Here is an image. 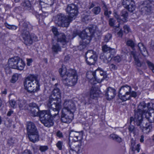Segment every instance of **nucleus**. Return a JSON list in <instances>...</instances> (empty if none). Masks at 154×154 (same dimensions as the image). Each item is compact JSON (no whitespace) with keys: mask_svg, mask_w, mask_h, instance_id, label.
Listing matches in <instances>:
<instances>
[{"mask_svg":"<svg viewBox=\"0 0 154 154\" xmlns=\"http://www.w3.org/2000/svg\"><path fill=\"white\" fill-rule=\"evenodd\" d=\"M26 129L28 134L38 131L34 123L32 122H27Z\"/></svg>","mask_w":154,"mask_h":154,"instance_id":"obj_24","label":"nucleus"},{"mask_svg":"<svg viewBox=\"0 0 154 154\" xmlns=\"http://www.w3.org/2000/svg\"><path fill=\"white\" fill-rule=\"evenodd\" d=\"M152 2L145 1L140 6V11L143 14H149L152 10Z\"/></svg>","mask_w":154,"mask_h":154,"instance_id":"obj_14","label":"nucleus"},{"mask_svg":"<svg viewBox=\"0 0 154 154\" xmlns=\"http://www.w3.org/2000/svg\"><path fill=\"white\" fill-rule=\"evenodd\" d=\"M18 63L17 65V69L20 70H22L23 69L25 66V63L23 60L19 57V59H18Z\"/></svg>","mask_w":154,"mask_h":154,"instance_id":"obj_36","label":"nucleus"},{"mask_svg":"<svg viewBox=\"0 0 154 154\" xmlns=\"http://www.w3.org/2000/svg\"><path fill=\"white\" fill-rule=\"evenodd\" d=\"M110 67L111 69L114 70H116L117 68V66L113 64H111L110 65Z\"/></svg>","mask_w":154,"mask_h":154,"instance_id":"obj_64","label":"nucleus"},{"mask_svg":"<svg viewBox=\"0 0 154 154\" xmlns=\"http://www.w3.org/2000/svg\"><path fill=\"white\" fill-rule=\"evenodd\" d=\"M97 29L96 25H91L80 32L77 30L74 31L73 35L75 36L78 35L81 38H84L85 37L87 38L88 37H90L91 40L93 36L95 38H99L100 36V34L97 31Z\"/></svg>","mask_w":154,"mask_h":154,"instance_id":"obj_3","label":"nucleus"},{"mask_svg":"<svg viewBox=\"0 0 154 154\" xmlns=\"http://www.w3.org/2000/svg\"><path fill=\"white\" fill-rule=\"evenodd\" d=\"M81 18L82 21L86 22L89 20L90 17L89 15L83 14L82 15Z\"/></svg>","mask_w":154,"mask_h":154,"instance_id":"obj_48","label":"nucleus"},{"mask_svg":"<svg viewBox=\"0 0 154 154\" xmlns=\"http://www.w3.org/2000/svg\"><path fill=\"white\" fill-rule=\"evenodd\" d=\"M121 16L122 17V20L123 21L125 22L127 20L128 17V13L126 9H124L122 11L120 14Z\"/></svg>","mask_w":154,"mask_h":154,"instance_id":"obj_37","label":"nucleus"},{"mask_svg":"<svg viewBox=\"0 0 154 154\" xmlns=\"http://www.w3.org/2000/svg\"><path fill=\"white\" fill-rule=\"evenodd\" d=\"M57 83L55 84V87L50 97L48 102H54L57 103L61 104V92L60 89L57 87Z\"/></svg>","mask_w":154,"mask_h":154,"instance_id":"obj_7","label":"nucleus"},{"mask_svg":"<svg viewBox=\"0 0 154 154\" xmlns=\"http://www.w3.org/2000/svg\"><path fill=\"white\" fill-rule=\"evenodd\" d=\"M52 31L55 37L57 38V42H60L63 45V47L66 46L68 41L66 40V36L65 34L63 33H59L56 27L52 28Z\"/></svg>","mask_w":154,"mask_h":154,"instance_id":"obj_10","label":"nucleus"},{"mask_svg":"<svg viewBox=\"0 0 154 154\" xmlns=\"http://www.w3.org/2000/svg\"><path fill=\"white\" fill-rule=\"evenodd\" d=\"M96 74H99L100 77L99 76H97V78H96V81L97 82H101L103 80L106 79L107 78V75L106 72L103 70L102 68L98 67L97 69L95 70Z\"/></svg>","mask_w":154,"mask_h":154,"instance_id":"obj_19","label":"nucleus"},{"mask_svg":"<svg viewBox=\"0 0 154 154\" xmlns=\"http://www.w3.org/2000/svg\"><path fill=\"white\" fill-rule=\"evenodd\" d=\"M146 63L149 68L152 70V72L154 73V65L153 64L149 61H147Z\"/></svg>","mask_w":154,"mask_h":154,"instance_id":"obj_50","label":"nucleus"},{"mask_svg":"<svg viewBox=\"0 0 154 154\" xmlns=\"http://www.w3.org/2000/svg\"><path fill=\"white\" fill-rule=\"evenodd\" d=\"M112 36L111 34L108 33L105 35L104 38V40L106 42H108L111 39Z\"/></svg>","mask_w":154,"mask_h":154,"instance_id":"obj_47","label":"nucleus"},{"mask_svg":"<svg viewBox=\"0 0 154 154\" xmlns=\"http://www.w3.org/2000/svg\"><path fill=\"white\" fill-rule=\"evenodd\" d=\"M14 143V140L12 138H10L8 139V143L9 146H11L13 145Z\"/></svg>","mask_w":154,"mask_h":154,"instance_id":"obj_58","label":"nucleus"},{"mask_svg":"<svg viewBox=\"0 0 154 154\" xmlns=\"http://www.w3.org/2000/svg\"><path fill=\"white\" fill-rule=\"evenodd\" d=\"M25 89L30 94L37 92L39 90L40 84L37 77L34 75H29L24 82Z\"/></svg>","mask_w":154,"mask_h":154,"instance_id":"obj_2","label":"nucleus"},{"mask_svg":"<svg viewBox=\"0 0 154 154\" xmlns=\"http://www.w3.org/2000/svg\"><path fill=\"white\" fill-rule=\"evenodd\" d=\"M110 137L111 138L119 143H120L122 141V138L117 134H111Z\"/></svg>","mask_w":154,"mask_h":154,"instance_id":"obj_39","label":"nucleus"},{"mask_svg":"<svg viewBox=\"0 0 154 154\" xmlns=\"http://www.w3.org/2000/svg\"><path fill=\"white\" fill-rule=\"evenodd\" d=\"M100 93V91L97 88L92 86L90 91V97L91 98L94 99L98 97Z\"/></svg>","mask_w":154,"mask_h":154,"instance_id":"obj_27","label":"nucleus"},{"mask_svg":"<svg viewBox=\"0 0 154 154\" xmlns=\"http://www.w3.org/2000/svg\"><path fill=\"white\" fill-rule=\"evenodd\" d=\"M126 44L128 46L130 47L134 50L135 46V43L134 41L130 39H128L126 42Z\"/></svg>","mask_w":154,"mask_h":154,"instance_id":"obj_44","label":"nucleus"},{"mask_svg":"<svg viewBox=\"0 0 154 154\" xmlns=\"http://www.w3.org/2000/svg\"><path fill=\"white\" fill-rule=\"evenodd\" d=\"M59 71L60 75L62 76H66L67 72L66 71V69L65 67L62 66V68L59 69Z\"/></svg>","mask_w":154,"mask_h":154,"instance_id":"obj_42","label":"nucleus"},{"mask_svg":"<svg viewBox=\"0 0 154 154\" xmlns=\"http://www.w3.org/2000/svg\"><path fill=\"white\" fill-rule=\"evenodd\" d=\"M18 74L17 73H15L14 74L12 77L11 80V82L12 83H14L16 82L18 78Z\"/></svg>","mask_w":154,"mask_h":154,"instance_id":"obj_46","label":"nucleus"},{"mask_svg":"<svg viewBox=\"0 0 154 154\" xmlns=\"http://www.w3.org/2000/svg\"><path fill=\"white\" fill-rule=\"evenodd\" d=\"M130 125L129 126L128 129L129 130V132L130 133H134L135 132V128L134 125H131V123H130Z\"/></svg>","mask_w":154,"mask_h":154,"instance_id":"obj_53","label":"nucleus"},{"mask_svg":"<svg viewBox=\"0 0 154 154\" xmlns=\"http://www.w3.org/2000/svg\"><path fill=\"white\" fill-rule=\"evenodd\" d=\"M146 105L144 102L143 101L140 103L138 106V109L136 110H134V111L138 112L140 113L143 114L144 113H146L147 112L146 110H144V109L146 107Z\"/></svg>","mask_w":154,"mask_h":154,"instance_id":"obj_32","label":"nucleus"},{"mask_svg":"<svg viewBox=\"0 0 154 154\" xmlns=\"http://www.w3.org/2000/svg\"><path fill=\"white\" fill-rule=\"evenodd\" d=\"M116 20L113 18H110L109 20V24L111 27L114 26Z\"/></svg>","mask_w":154,"mask_h":154,"instance_id":"obj_57","label":"nucleus"},{"mask_svg":"<svg viewBox=\"0 0 154 154\" xmlns=\"http://www.w3.org/2000/svg\"><path fill=\"white\" fill-rule=\"evenodd\" d=\"M112 58H113V60L117 63L119 62L122 60L121 58L119 56H117L113 57H111V59Z\"/></svg>","mask_w":154,"mask_h":154,"instance_id":"obj_52","label":"nucleus"},{"mask_svg":"<svg viewBox=\"0 0 154 154\" xmlns=\"http://www.w3.org/2000/svg\"><path fill=\"white\" fill-rule=\"evenodd\" d=\"M63 142L61 141H58L56 144V146L59 150H62Z\"/></svg>","mask_w":154,"mask_h":154,"instance_id":"obj_56","label":"nucleus"},{"mask_svg":"<svg viewBox=\"0 0 154 154\" xmlns=\"http://www.w3.org/2000/svg\"><path fill=\"white\" fill-rule=\"evenodd\" d=\"M86 77L89 79V82L92 84H94L96 83V72L90 71L88 72L86 74Z\"/></svg>","mask_w":154,"mask_h":154,"instance_id":"obj_23","label":"nucleus"},{"mask_svg":"<svg viewBox=\"0 0 154 154\" xmlns=\"http://www.w3.org/2000/svg\"><path fill=\"white\" fill-rule=\"evenodd\" d=\"M143 114L134 111V117H131L130 118V123H131L133 121L135 125L139 126L140 128L143 125Z\"/></svg>","mask_w":154,"mask_h":154,"instance_id":"obj_15","label":"nucleus"},{"mask_svg":"<svg viewBox=\"0 0 154 154\" xmlns=\"http://www.w3.org/2000/svg\"><path fill=\"white\" fill-rule=\"evenodd\" d=\"M111 55L109 54L107 56L106 54H102L100 56V58L104 63H107L111 59Z\"/></svg>","mask_w":154,"mask_h":154,"instance_id":"obj_35","label":"nucleus"},{"mask_svg":"<svg viewBox=\"0 0 154 154\" xmlns=\"http://www.w3.org/2000/svg\"><path fill=\"white\" fill-rule=\"evenodd\" d=\"M54 0H40V2H42L45 4L51 6L54 3Z\"/></svg>","mask_w":154,"mask_h":154,"instance_id":"obj_45","label":"nucleus"},{"mask_svg":"<svg viewBox=\"0 0 154 154\" xmlns=\"http://www.w3.org/2000/svg\"><path fill=\"white\" fill-rule=\"evenodd\" d=\"M102 50L104 52H107L110 54L113 55L116 53V50L114 48H112L108 47L106 45H103L102 46Z\"/></svg>","mask_w":154,"mask_h":154,"instance_id":"obj_29","label":"nucleus"},{"mask_svg":"<svg viewBox=\"0 0 154 154\" xmlns=\"http://www.w3.org/2000/svg\"><path fill=\"white\" fill-rule=\"evenodd\" d=\"M82 40L80 41L79 45L78 46V49L81 51L85 48L87 45L91 41V38L90 37H86L84 38H81Z\"/></svg>","mask_w":154,"mask_h":154,"instance_id":"obj_22","label":"nucleus"},{"mask_svg":"<svg viewBox=\"0 0 154 154\" xmlns=\"http://www.w3.org/2000/svg\"><path fill=\"white\" fill-rule=\"evenodd\" d=\"M131 146L132 148V149H134V146L136 143L135 140H134L132 139L131 140Z\"/></svg>","mask_w":154,"mask_h":154,"instance_id":"obj_62","label":"nucleus"},{"mask_svg":"<svg viewBox=\"0 0 154 154\" xmlns=\"http://www.w3.org/2000/svg\"><path fill=\"white\" fill-rule=\"evenodd\" d=\"M21 5L25 9H28L31 7V4L29 0H23Z\"/></svg>","mask_w":154,"mask_h":154,"instance_id":"obj_40","label":"nucleus"},{"mask_svg":"<svg viewBox=\"0 0 154 154\" xmlns=\"http://www.w3.org/2000/svg\"><path fill=\"white\" fill-rule=\"evenodd\" d=\"M73 113L65 109L62 110L61 121L62 122L68 123L70 122L73 119Z\"/></svg>","mask_w":154,"mask_h":154,"instance_id":"obj_13","label":"nucleus"},{"mask_svg":"<svg viewBox=\"0 0 154 154\" xmlns=\"http://www.w3.org/2000/svg\"><path fill=\"white\" fill-rule=\"evenodd\" d=\"M122 5L128 11L132 12L135 9V5L133 0H123Z\"/></svg>","mask_w":154,"mask_h":154,"instance_id":"obj_16","label":"nucleus"},{"mask_svg":"<svg viewBox=\"0 0 154 154\" xmlns=\"http://www.w3.org/2000/svg\"><path fill=\"white\" fill-rule=\"evenodd\" d=\"M48 107L50 109L49 110H45L48 113L50 117L54 118L55 116L58 115L59 111L61 108V104L57 103L54 102H47Z\"/></svg>","mask_w":154,"mask_h":154,"instance_id":"obj_5","label":"nucleus"},{"mask_svg":"<svg viewBox=\"0 0 154 154\" xmlns=\"http://www.w3.org/2000/svg\"><path fill=\"white\" fill-rule=\"evenodd\" d=\"M146 117L148 119L150 122H154V112L151 113L146 112Z\"/></svg>","mask_w":154,"mask_h":154,"instance_id":"obj_38","label":"nucleus"},{"mask_svg":"<svg viewBox=\"0 0 154 154\" xmlns=\"http://www.w3.org/2000/svg\"><path fill=\"white\" fill-rule=\"evenodd\" d=\"M97 60V56L95 52L92 50L88 51L85 53V60L87 64L94 65Z\"/></svg>","mask_w":154,"mask_h":154,"instance_id":"obj_11","label":"nucleus"},{"mask_svg":"<svg viewBox=\"0 0 154 154\" xmlns=\"http://www.w3.org/2000/svg\"><path fill=\"white\" fill-rule=\"evenodd\" d=\"M29 106L31 109H35L36 108H38V106L37 105L34 103H30L29 104Z\"/></svg>","mask_w":154,"mask_h":154,"instance_id":"obj_55","label":"nucleus"},{"mask_svg":"<svg viewBox=\"0 0 154 154\" xmlns=\"http://www.w3.org/2000/svg\"><path fill=\"white\" fill-rule=\"evenodd\" d=\"M57 136L60 138L62 137H63L62 133L60 131H57Z\"/></svg>","mask_w":154,"mask_h":154,"instance_id":"obj_63","label":"nucleus"},{"mask_svg":"<svg viewBox=\"0 0 154 154\" xmlns=\"http://www.w3.org/2000/svg\"><path fill=\"white\" fill-rule=\"evenodd\" d=\"M124 32L126 33H128L130 31L129 26L127 25H125L123 26Z\"/></svg>","mask_w":154,"mask_h":154,"instance_id":"obj_54","label":"nucleus"},{"mask_svg":"<svg viewBox=\"0 0 154 154\" xmlns=\"http://www.w3.org/2000/svg\"><path fill=\"white\" fill-rule=\"evenodd\" d=\"M102 8L104 11V15L107 18L109 17V15L111 14L112 12L109 10L107 7L105 3L103 2H102Z\"/></svg>","mask_w":154,"mask_h":154,"instance_id":"obj_31","label":"nucleus"},{"mask_svg":"<svg viewBox=\"0 0 154 154\" xmlns=\"http://www.w3.org/2000/svg\"><path fill=\"white\" fill-rule=\"evenodd\" d=\"M64 108L68 111L73 113L76 109L75 106L73 102L70 100H66L63 103Z\"/></svg>","mask_w":154,"mask_h":154,"instance_id":"obj_17","label":"nucleus"},{"mask_svg":"<svg viewBox=\"0 0 154 154\" xmlns=\"http://www.w3.org/2000/svg\"><path fill=\"white\" fill-rule=\"evenodd\" d=\"M32 29V26L28 22H24L22 26L20 28V36L23 40V42L26 45L32 44L33 41L38 40V38L34 34H30L29 31Z\"/></svg>","mask_w":154,"mask_h":154,"instance_id":"obj_1","label":"nucleus"},{"mask_svg":"<svg viewBox=\"0 0 154 154\" xmlns=\"http://www.w3.org/2000/svg\"><path fill=\"white\" fill-rule=\"evenodd\" d=\"M131 53L134 58L135 64L138 66H141L142 64L138 57L139 54L135 51H131Z\"/></svg>","mask_w":154,"mask_h":154,"instance_id":"obj_28","label":"nucleus"},{"mask_svg":"<svg viewBox=\"0 0 154 154\" xmlns=\"http://www.w3.org/2000/svg\"><path fill=\"white\" fill-rule=\"evenodd\" d=\"M140 145L139 144H138L135 147H134V149H132L133 151L137 150V152H139L140 150Z\"/></svg>","mask_w":154,"mask_h":154,"instance_id":"obj_61","label":"nucleus"},{"mask_svg":"<svg viewBox=\"0 0 154 154\" xmlns=\"http://www.w3.org/2000/svg\"><path fill=\"white\" fill-rule=\"evenodd\" d=\"M54 21L55 24L59 26L67 27L69 24V20L65 14L60 13L55 17Z\"/></svg>","mask_w":154,"mask_h":154,"instance_id":"obj_6","label":"nucleus"},{"mask_svg":"<svg viewBox=\"0 0 154 154\" xmlns=\"http://www.w3.org/2000/svg\"><path fill=\"white\" fill-rule=\"evenodd\" d=\"M116 94V90L111 87L108 88L105 92V96L106 99L109 100L113 99Z\"/></svg>","mask_w":154,"mask_h":154,"instance_id":"obj_20","label":"nucleus"},{"mask_svg":"<svg viewBox=\"0 0 154 154\" xmlns=\"http://www.w3.org/2000/svg\"><path fill=\"white\" fill-rule=\"evenodd\" d=\"M92 12L95 15L99 14L101 11V8L99 6L94 8L92 10Z\"/></svg>","mask_w":154,"mask_h":154,"instance_id":"obj_43","label":"nucleus"},{"mask_svg":"<svg viewBox=\"0 0 154 154\" xmlns=\"http://www.w3.org/2000/svg\"><path fill=\"white\" fill-rule=\"evenodd\" d=\"M82 135V131H76L71 130L69 132V139L72 140L75 142H78L80 140Z\"/></svg>","mask_w":154,"mask_h":154,"instance_id":"obj_18","label":"nucleus"},{"mask_svg":"<svg viewBox=\"0 0 154 154\" xmlns=\"http://www.w3.org/2000/svg\"><path fill=\"white\" fill-rule=\"evenodd\" d=\"M128 96H130V97H131L135 98L137 96V93L134 91L132 92L131 91L130 94L128 95Z\"/></svg>","mask_w":154,"mask_h":154,"instance_id":"obj_60","label":"nucleus"},{"mask_svg":"<svg viewBox=\"0 0 154 154\" xmlns=\"http://www.w3.org/2000/svg\"><path fill=\"white\" fill-rule=\"evenodd\" d=\"M19 59L18 57H14L9 59L8 61V65L11 68L16 69L17 65L18 63V60Z\"/></svg>","mask_w":154,"mask_h":154,"instance_id":"obj_25","label":"nucleus"},{"mask_svg":"<svg viewBox=\"0 0 154 154\" xmlns=\"http://www.w3.org/2000/svg\"><path fill=\"white\" fill-rule=\"evenodd\" d=\"M66 77L63 79V83L66 85L73 86L76 83L77 76L76 71L73 69H71L68 71L66 75Z\"/></svg>","mask_w":154,"mask_h":154,"instance_id":"obj_4","label":"nucleus"},{"mask_svg":"<svg viewBox=\"0 0 154 154\" xmlns=\"http://www.w3.org/2000/svg\"><path fill=\"white\" fill-rule=\"evenodd\" d=\"M39 107L35 109H30V113L32 116H39L40 112H39Z\"/></svg>","mask_w":154,"mask_h":154,"instance_id":"obj_41","label":"nucleus"},{"mask_svg":"<svg viewBox=\"0 0 154 154\" xmlns=\"http://www.w3.org/2000/svg\"><path fill=\"white\" fill-rule=\"evenodd\" d=\"M69 147H70L72 152H74L75 154H77L80 150V147L81 145V143H79L78 142H74L71 143V144H69ZM70 154H72V152L69 151Z\"/></svg>","mask_w":154,"mask_h":154,"instance_id":"obj_21","label":"nucleus"},{"mask_svg":"<svg viewBox=\"0 0 154 154\" xmlns=\"http://www.w3.org/2000/svg\"><path fill=\"white\" fill-rule=\"evenodd\" d=\"M9 102L11 106L13 108H14L16 104L15 101L14 100H9Z\"/></svg>","mask_w":154,"mask_h":154,"instance_id":"obj_59","label":"nucleus"},{"mask_svg":"<svg viewBox=\"0 0 154 154\" xmlns=\"http://www.w3.org/2000/svg\"><path fill=\"white\" fill-rule=\"evenodd\" d=\"M138 47L140 52L143 56L145 57L148 55L147 51L142 43H139L138 45Z\"/></svg>","mask_w":154,"mask_h":154,"instance_id":"obj_34","label":"nucleus"},{"mask_svg":"<svg viewBox=\"0 0 154 154\" xmlns=\"http://www.w3.org/2000/svg\"><path fill=\"white\" fill-rule=\"evenodd\" d=\"M48 149V146H40L39 147V150L42 152H45Z\"/></svg>","mask_w":154,"mask_h":154,"instance_id":"obj_51","label":"nucleus"},{"mask_svg":"<svg viewBox=\"0 0 154 154\" xmlns=\"http://www.w3.org/2000/svg\"><path fill=\"white\" fill-rule=\"evenodd\" d=\"M140 128L144 133L148 134L150 131L152 129V125L150 123H146L145 127L143 126V125L141 126Z\"/></svg>","mask_w":154,"mask_h":154,"instance_id":"obj_33","label":"nucleus"},{"mask_svg":"<svg viewBox=\"0 0 154 154\" xmlns=\"http://www.w3.org/2000/svg\"><path fill=\"white\" fill-rule=\"evenodd\" d=\"M66 11L70 18L75 19L78 14V7L75 4H69L67 6Z\"/></svg>","mask_w":154,"mask_h":154,"instance_id":"obj_12","label":"nucleus"},{"mask_svg":"<svg viewBox=\"0 0 154 154\" xmlns=\"http://www.w3.org/2000/svg\"><path fill=\"white\" fill-rule=\"evenodd\" d=\"M39 119L41 122L46 127H50L54 125L53 120L45 110L40 112Z\"/></svg>","mask_w":154,"mask_h":154,"instance_id":"obj_9","label":"nucleus"},{"mask_svg":"<svg viewBox=\"0 0 154 154\" xmlns=\"http://www.w3.org/2000/svg\"><path fill=\"white\" fill-rule=\"evenodd\" d=\"M53 41L54 40H52V41ZM51 50L54 54H56L58 53V52L61 51V48L58 43H54L53 42L52 44Z\"/></svg>","mask_w":154,"mask_h":154,"instance_id":"obj_30","label":"nucleus"},{"mask_svg":"<svg viewBox=\"0 0 154 154\" xmlns=\"http://www.w3.org/2000/svg\"><path fill=\"white\" fill-rule=\"evenodd\" d=\"M28 135L30 141L33 143H35L39 140V135L38 131L28 134Z\"/></svg>","mask_w":154,"mask_h":154,"instance_id":"obj_26","label":"nucleus"},{"mask_svg":"<svg viewBox=\"0 0 154 154\" xmlns=\"http://www.w3.org/2000/svg\"><path fill=\"white\" fill-rule=\"evenodd\" d=\"M18 103L20 109H23L25 106V102L22 100H19Z\"/></svg>","mask_w":154,"mask_h":154,"instance_id":"obj_49","label":"nucleus"},{"mask_svg":"<svg viewBox=\"0 0 154 154\" xmlns=\"http://www.w3.org/2000/svg\"><path fill=\"white\" fill-rule=\"evenodd\" d=\"M131 88V87L127 85L122 86L119 91V97L123 101H125L130 99V94Z\"/></svg>","mask_w":154,"mask_h":154,"instance_id":"obj_8","label":"nucleus"}]
</instances>
